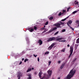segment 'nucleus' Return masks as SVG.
Wrapping results in <instances>:
<instances>
[{
    "instance_id": "1",
    "label": "nucleus",
    "mask_w": 79,
    "mask_h": 79,
    "mask_svg": "<svg viewBox=\"0 0 79 79\" xmlns=\"http://www.w3.org/2000/svg\"><path fill=\"white\" fill-rule=\"evenodd\" d=\"M56 41H59V40H63V38H56L55 37H50L47 40V42H51V41H53V40H55Z\"/></svg>"
},
{
    "instance_id": "2",
    "label": "nucleus",
    "mask_w": 79,
    "mask_h": 79,
    "mask_svg": "<svg viewBox=\"0 0 79 79\" xmlns=\"http://www.w3.org/2000/svg\"><path fill=\"white\" fill-rule=\"evenodd\" d=\"M56 42H54L48 48V50H52V48L55 46V45H56Z\"/></svg>"
},
{
    "instance_id": "3",
    "label": "nucleus",
    "mask_w": 79,
    "mask_h": 79,
    "mask_svg": "<svg viewBox=\"0 0 79 79\" xmlns=\"http://www.w3.org/2000/svg\"><path fill=\"white\" fill-rule=\"evenodd\" d=\"M73 23V21H71V20H69L68 21V22L67 23V25L72 30V31H74V28H73L72 27L70 26L69 24H71Z\"/></svg>"
},
{
    "instance_id": "4",
    "label": "nucleus",
    "mask_w": 79,
    "mask_h": 79,
    "mask_svg": "<svg viewBox=\"0 0 79 79\" xmlns=\"http://www.w3.org/2000/svg\"><path fill=\"white\" fill-rule=\"evenodd\" d=\"M70 54L69 56V58H70L71 56V55L73 54V46H71L70 48Z\"/></svg>"
},
{
    "instance_id": "5",
    "label": "nucleus",
    "mask_w": 79,
    "mask_h": 79,
    "mask_svg": "<svg viewBox=\"0 0 79 79\" xmlns=\"http://www.w3.org/2000/svg\"><path fill=\"white\" fill-rule=\"evenodd\" d=\"M75 71L73 70V69H72L70 72L69 74L71 76H73L75 74Z\"/></svg>"
},
{
    "instance_id": "6",
    "label": "nucleus",
    "mask_w": 79,
    "mask_h": 79,
    "mask_svg": "<svg viewBox=\"0 0 79 79\" xmlns=\"http://www.w3.org/2000/svg\"><path fill=\"white\" fill-rule=\"evenodd\" d=\"M41 79H48V75L46 73H45L43 77Z\"/></svg>"
},
{
    "instance_id": "7",
    "label": "nucleus",
    "mask_w": 79,
    "mask_h": 79,
    "mask_svg": "<svg viewBox=\"0 0 79 79\" xmlns=\"http://www.w3.org/2000/svg\"><path fill=\"white\" fill-rule=\"evenodd\" d=\"M61 24L59 23H57L54 24V26H56L57 27H61Z\"/></svg>"
},
{
    "instance_id": "8",
    "label": "nucleus",
    "mask_w": 79,
    "mask_h": 79,
    "mask_svg": "<svg viewBox=\"0 0 79 79\" xmlns=\"http://www.w3.org/2000/svg\"><path fill=\"white\" fill-rule=\"evenodd\" d=\"M57 29V27H54L52 29H51L49 32H48V33H50V32H52L53 31H55V30H56V29Z\"/></svg>"
},
{
    "instance_id": "9",
    "label": "nucleus",
    "mask_w": 79,
    "mask_h": 79,
    "mask_svg": "<svg viewBox=\"0 0 79 79\" xmlns=\"http://www.w3.org/2000/svg\"><path fill=\"white\" fill-rule=\"evenodd\" d=\"M72 77H73V76H72L71 75L69 74H68L66 77L68 79H71Z\"/></svg>"
},
{
    "instance_id": "10",
    "label": "nucleus",
    "mask_w": 79,
    "mask_h": 79,
    "mask_svg": "<svg viewBox=\"0 0 79 79\" xmlns=\"http://www.w3.org/2000/svg\"><path fill=\"white\" fill-rule=\"evenodd\" d=\"M38 43L39 44V45H41L42 44V41L41 40H39L38 41Z\"/></svg>"
},
{
    "instance_id": "11",
    "label": "nucleus",
    "mask_w": 79,
    "mask_h": 79,
    "mask_svg": "<svg viewBox=\"0 0 79 79\" xmlns=\"http://www.w3.org/2000/svg\"><path fill=\"white\" fill-rule=\"evenodd\" d=\"M52 70H48V73L49 74L50 76H51V74H52Z\"/></svg>"
},
{
    "instance_id": "12",
    "label": "nucleus",
    "mask_w": 79,
    "mask_h": 79,
    "mask_svg": "<svg viewBox=\"0 0 79 79\" xmlns=\"http://www.w3.org/2000/svg\"><path fill=\"white\" fill-rule=\"evenodd\" d=\"M28 31H30L31 32H33L34 31V29L33 28H28Z\"/></svg>"
},
{
    "instance_id": "13",
    "label": "nucleus",
    "mask_w": 79,
    "mask_h": 79,
    "mask_svg": "<svg viewBox=\"0 0 79 79\" xmlns=\"http://www.w3.org/2000/svg\"><path fill=\"white\" fill-rule=\"evenodd\" d=\"M31 70H32V69L31 68H30V67H29L28 69V70L27 71V73H28V72H30V71H31Z\"/></svg>"
},
{
    "instance_id": "14",
    "label": "nucleus",
    "mask_w": 79,
    "mask_h": 79,
    "mask_svg": "<svg viewBox=\"0 0 79 79\" xmlns=\"http://www.w3.org/2000/svg\"><path fill=\"white\" fill-rule=\"evenodd\" d=\"M27 76L29 77L27 78V79H31V74H28Z\"/></svg>"
},
{
    "instance_id": "15",
    "label": "nucleus",
    "mask_w": 79,
    "mask_h": 79,
    "mask_svg": "<svg viewBox=\"0 0 79 79\" xmlns=\"http://www.w3.org/2000/svg\"><path fill=\"white\" fill-rule=\"evenodd\" d=\"M20 73H19L18 74V75L17 77H18V79H21V76L20 75Z\"/></svg>"
},
{
    "instance_id": "16",
    "label": "nucleus",
    "mask_w": 79,
    "mask_h": 79,
    "mask_svg": "<svg viewBox=\"0 0 79 79\" xmlns=\"http://www.w3.org/2000/svg\"><path fill=\"white\" fill-rule=\"evenodd\" d=\"M38 75L40 78H41V77H42V76H41V75H42V72L39 73Z\"/></svg>"
},
{
    "instance_id": "17",
    "label": "nucleus",
    "mask_w": 79,
    "mask_h": 79,
    "mask_svg": "<svg viewBox=\"0 0 79 79\" xmlns=\"http://www.w3.org/2000/svg\"><path fill=\"white\" fill-rule=\"evenodd\" d=\"M64 64H62L60 67V69H62L63 68V67H64Z\"/></svg>"
},
{
    "instance_id": "18",
    "label": "nucleus",
    "mask_w": 79,
    "mask_h": 79,
    "mask_svg": "<svg viewBox=\"0 0 79 79\" xmlns=\"http://www.w3.org/2000/svg\"><path fill=\"white\" fill-rule=\"evenodd\" d=\"M59 23H60V25H64V23H63L61 21H60Z\"/></svg>"
},
{
    "instance_id": "19",
    "label": "nucleus",
    "mask_w": 79,
    "mask_h": 79,
    "mask_svg": "<svg viewBox=\"0 0 79 79\" xmlns=\"http://www.w3.org/2000/svg\"><path fill=\"white\" fill-rule=\"evenodd\" d=\"M76 23H78V25L77 27H79V20H77L76 21Z\"/></svg>"
},
{
    "instance_id": "20",
    "label": "nucleus",
    "mask_w": 79,
    "mask_h": 79,
    "mask_svg": "<svg viewBox=\"0 0 79 79\" xmlns=\"http://www.w3.org/2000/svg\"><path fill=\"white\" fill-rule=\"evenodd\" d=\"M47 31V29L45 28L44 31L43 32V33H44V32H45Z\"/></svg>"
},
{
    "instance_id": "21",
    "label": "nucleus",
    "mask_w": 79,
    "mask_h": 79,
    "mask_svg": "<svg viewBox=\"0 0 79 79\" xmlns=\"http://www.w3.org/2000/svg\"><path fill=\"white\" fill-rule=\"evenodd\" d=\"M77 44H79V38L77 39L76 41Z\"/></svg>"
},
{
    "instance_id": "22",
    "label": "nucleus",
    "mask_w": 79,
    "mask_h": 79,
    "mask_svg": "<svg viewBox=\"0 0 79 79\" xmlns=\"http://www.w3.org/2000/svg\"><path fill=\"white\" fill-rule=\"evenodd\" d=\"M50 52L48 51H47L45 52L44 53V55H48V54H49Z\"/></svg>"
},
{
    "instance_id": "23",
    "label": "nucleus",
    "mask_w": 79,
    "mask_h": 79,
    "mask_svg": "<svg viewBox=\"0 0 79 79\" xmlns=\"http://www.w3.org/2000/svg\"><path fill=\"white\" fill-rule=\"evenodd\" d=\"M78 11H78H74V12H73L72 13V14H75V13H77V12Z\"/></svg>"
},
{
    "instance_id": "24",
    "label": "nucleus",
    "mask_w": 79,
    "mask_h": 79,
    "mask_svg": "<svg viewBox=\"0 0 79 79\" xmlns=\"http://www.w3.org/2000/svg\"><path fill=\"white\" fill-rule=\"evenodd\" d=\"M53 19V17L52 16L49 18V19H50V20H52Z\"/></svg>"
},
{
    "instance_id": "25",
    "label": "nucleus",
    "mask_w": 79,
    "mask_h": 79,
    "mask_svg": "<svg viewBox=\"0 0 79 79\" xmlns=\"http://www.w3.org/2000/svg\"><path fill=\"white\" fill-rule=\"evenodd\" d=\"M62 32H65L66 31V29H62Z\"/></svg>"
},
{
    "instance_id": "26",
    "label": "nucleus",
    "mask_w": 79,
    "mask_h": 79,
    "mask_svg": "<svg viewBox=\"0 0 79 79\" xmlns=\"http://www.w3.org/2000/svg\"><path fill=\"white\" fill-rule=\"evenodd\" d=\"M28 61V59H26L24 60V62H25V63H26V61Z\"/></svg>"
},
{
    "instance_id": "27",
    "label": "nucleus",
    "mask_w": 79,
    "mask_h": 79,
    "mask_svg": "<svg viewBox=\"0 0 79 79\" xmlns=\"http://www.w3.org/2000/svg\"><path fill=\"white\" fill-rule=\"evenodd\" d=\"M34 29H35V30L36 31V30H37V27L35 26L34 27Z\"/></svg>"
},
{
    "instance_id": "28",
    "label": "nucleus",
    "mask_w": 79,
    "mask_h": 79,
    "mask_svg": "<svg viewBox=\"0 0 79 79\" xmlns=\"http://www.w3.org/2000/svg\"><path fill=\"white\" fill-rule=\"evenodd\" d=\"M58 32H59V31H58L56 32V33L54 34V35H57V34H58Z\"/></svg>"
},
{
    "instance_id": "29",
    "label": "nucleus",
    "mask_w": 79,
    "mask_h": 79,
    "mask_svg": "<svg viewBox=\"0 0 79 79\" xmlns=\"http://www.w3.org/2000/svg\"><path fill=\"white\" fill-rule=\"evenodd\" d=\"M62 52H65V49L62 50Z\"/></svg>"
},
{
    "instance_id": "30",
    "label": "nucleus",
    "mask_w": 79,
    "mask_h": 79,
    "mask_svg": "<svg viewBox=\"0 0 79 79\" xmlns=\"http://www.w3.org/2000/svg\"><path fill=\"white\" fill-rule=\"evenodd\" d=\"M75 5H77V4H78L79 3V2H77L76 1H75Z\"/></svg>"
},
{
    "instance_id": "31",
    "label": "nucleus",
    "mask_w": 79,
    "mask_h": 79,
    "mask_svg": "<svg viewBox=\"0 0 79 79\" xmlns=\"http://www.w3.org/2000/svg\"><path fill=\"white\" fill-rule=\"evenodd\" d=\"M51 61H49L48 62V66H50V64H51Z\"/></svg>"
},
{
    "instance_id": "32",
    "label": "nucleus",
    "mask_w": 79,
    "mask_h": 79,
    "mask_svg": "<svg viewBox=\"0 0 79 79\" xmlns=\"http://www.w3.org/2000/svg\"><path fill=\"white\" fill-rule=\"evenodd\" d=\"M65 20H66V19H63L61 20V21H65Z\"/></svg>"
},
{
    "instance_id": "33",
    "label": "nucleus",
    "mask_w": 79,
    "mask_h": 79,
    "mask_svg": "<svg viewBox=\"0 0 79 79\" xmlns=\"http://www.w3.org/2000/svg\"><path fill=\"white\" fill-rule=\"evenodd\" d=\"M48 21H47L45 23V25H48Z\"/></svg>"
},
{
    "instance_id": "34",
    "label": "nucleus",
    "mask_w": 79,
    "mask_h": 79,
    "mask_svg": "<svg viewBox=\"0 0 79 79\" xmlns=\"http://www.w3.org/2000/svg\"><path fill=\"white\" fill-rule=\"evenodd\" d=\"M70 9V7H69L67 8V11H69V10Z\"/></svg>"
},
{
    "instance_id": "35",
    "label": "nucleus",
    "mask_w": 79,
    "mask_h": 79,
    "mask_svg": "<svg viewBox=\"0 0 79 79\" xmlns=\"http://www.w3.org/2000/svg\"><path fill=\"white\" fill-rule=\"evenodd\" d=\"M62 11L64 13H65V12H66V11L65 10H62Z\"/></svg>"
},
{
    "instance_id": "36",
    "label": "nucleus",
    "mask_w": 79,
    "mask_h": 79,
    "mask_svg": "<svg viewBox=\"0 0 79 79\" xmlns=\"http://www.w3.org/2000/svg\"><path fill=\"white\" fill-rule=\"evenodd\" d=\"M61 12H60L58 14V16H61Z\"/></svg>"
},
{
    "instance_id": "37",
    "label": "nucleus",
    "mask_w": 79,
    "mask_h": 79,
    "mask_svg": "<svg viewBox=\"0 0 79 79\" xmlns=\"http://www.w3.org/2000/svg\"><path fill=\"white\" fill-rule=\"evenodd\" d=\"M33 56H34L36 58V57H37V55H35L34 54Z\"/></svg>"
},
{
    "instance_id": "38",
    "label": "nucleus",
    "mask_w": 79,
    "mask_h": 79,
    "mask_svg": "<svg viewBox=\"0 0 79 79\" xmlns=\"http://www.w3.org/2000/svg\"><path fill=\"white\" fill-rule=\"evenodd\" d=\"M77 59V58H75L74 60L73 61V62H74V61H76V60Z\"/></svg>"
},
{
    "instance_id": "39",
    "label": "nucleus",
    "mask_w": 79,
    "mask_h": 79,
    "mask_svg": "<svg viewBox=\"0 0 79 79\" xmlns=\"http://www.w3.org/2000/svg\"><path fill=\"white\" fill-rule=\"evenodd\" d=\"M41 30H44V29H45V28L44 27H43V28H41Z\"/></svg>"
},
{
    "instance_id": "40",
    "label": "nucleus",
    "mask_w": 79,
    "mask_h": 79,
    "mask_svg": "<svg viewBox=\"0 0 79 79\" xmlns=\"http://www.w3.org/2000/svg\"><path fill=\"white\" fill-rule=\"evenodd\" d=\"M37 60H38V61H39H39H40V59H39V57H38V58H37Z\"/></svg>"
},
{
    "instance_id": "41",
    "label": "nucleus",
    "mask_w": 79,
    "mask_h": 79,
    "mask_svg": "<svg viewBox=\"0 0 79 79\" xmlns=\"http://www.w3.org/2000/svg\"><path fill=\"white\" fill-rule=\"evenodd\" d=\"M62 42H66V40H62Z\"/></svg>"
},
{
    "instance_id": "42",
    "label": "nucleus",
    "mask_w": 79,
    "mask_h": 79,
    "mask_svg": "<svg viewBox=\"0 0 79 79\" xmlns=\"http://www.w3.org/2000/svg\"><path fill=\"white\" fill-rule=\"evenodd\" d=\"M61 63V61H58V63Z\"/></svg>"
},
{
    "instance_id": "43",
    "label": "nucleus",
    "mask_w": 79,
    "mask_h": 79,
    "mask_svg": "<svg viewBox=\"0 0 79 79\" xmlns=\"http://www.w3.org/2000/svg\"><path fill=\"white\" fill-rule=\"evenodd\" d=\"M22 63V62H20V63H19V64L20 65Z\"/></svg>"
},
{
    "instance_id": "44",
    "label": "nucleus",
    "mask_w": 79,
    "mask_h": 79,
    "mask_svg": "<svg viewBox=\"0 0 79 79\" xmlns=\"http://www.w3.org/2000/svg\"><path fill=\"white\" fill-rule=\"evenodd\" d=\"M64 12H62L61 13V15H63L64 14Z\"/></svg>"
},
{
    "instance_id": "45",
    "label": "nucleus",
    "mask_w": 79,
    "mask_h": 79,
    "mask_svg": "<svg viewBox=\"0 0 79 79\" xmlns=\"http://www.w3.org/2000/svg\"><path fill=\"white\" fill-rule=\"evenodd\" d=\"M69 17H67L66 18H65V19H66V20Z\"/></svg>"
},
{
    "instance_id": "46",
    "label": "nucleus",
    "mask_w": 79,
    "mask_h": 79,
    "mask_svg": "<svg viewBox=\"0 0 79 79\" xmlns=\"http://www.w3.org/2000/svg\"><path fill=\"white\" fill-rule=\"evenodd\" d=\"M24 59L23 58H22V61H24Z\"/></svg>"
},
{
    "instance_id": "47",
    "label": "nucleus",
    "mask_w": 79,
    "mask_h": 79,
    "mask_svg": "<svg viewBox=\"0 0 79 79\" xmlns=\"http://www.w3.org/2000/svg\"><path fill=\"white\" fill-rule=\"evenodd\" d=\"M67 47H69V44H68Z\"/></svg>"
},
{
    "instance_id": "48",
    "label": "nucleus",
    "mask_w": 79,
    "mask_h": 79,
    "mask_svg": "<svg viewBox=\"0 0 79 79\" xmlns=\"http://www.w3.org/2000/svg\"><path fill=\"white\" fill-rule=\"evenodd\" d=\"M59 42H62V40H60L59 41Z\"/></svg>"
},
{
    "instance_id": "49",
    "label": "nucleus",
    "mask_w": 79,
    "mask_h": 79,
    "mask_svg": "<svg viewBox=\"0 0 79 79\" xmlns=\"http://www.w3.org/2000/svg\"><path fill=\"white\" fill-rule=\"evenodd\" d=\"M57 79H60V77H59Z\"/></svg>"
},
{
    "instance_id": "50",
    "label": "nucleus",
    "mask_w": 79,
    "mask_h": 79,
    "mask_svg": "<svg viewBox=\"0 0 79 79\" xmlns=\"http://www.w3.org/2000/svg\"><path fill=\"white\" fill-rule=\"evenodd\" d=\"M77 6H78V7H79V4H78Z\"/></svg>"
},
{
    "instance_id": "51",
    "label": "nucleus",
    "mask_w": 79,
    "mask_h": 79,
    "mask_svg": "<svg viewBox=\"0 0 79 79\" xmlns=\"http://www.w3.org/2000/svg\"><path fill=\"white\" fill-rule=\"evenodd\" d=\"M32 70H33V69H34V68H32Z\"/></svg>"
},
{
    "instance_id": "52",
    "label": "nucleus",
    "mask_w": 79,
    "mask_h": 79,
    "mask_svg": "<svg viewBox=\"0 0 79 79\" xmlns=\"http://www.w3.org/2000/svg\"><path fill=\"white\" fill-rule=\"evenodd\" d=\"M44 27L45 28V25L44 26V27Z\"/></svg>"
},
{
    "instance_id": "53",
    "label": "nucleus",
    "mask_w": 79,
    "mask_h": 79,
    "mask_svg": "<svg viewBox=\"0 0 79 79\" xmlns=\"http://www.w3.org/2000/svg\"><path fill=\"white\" fill-rule=\"evenodd\" d=\"M37 74V73L36 72L35 73V74Z\"/></svg>"
},
{
    "instance_id": "54",
    "label": "nucleus",
    "mask_w": 79,
    "mask_h": 79,
    "mask_svg": "<svg viewBox=\"0 0 79 79\" xmlns=\"http://www.w3.org/2000/svg\"><path fill=\"white\" fill-rule=\"evenodd\" d=\"M52 79H55V78H52Z\"/></svg>"
}]
</instances>
